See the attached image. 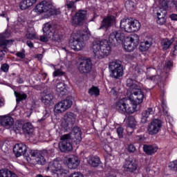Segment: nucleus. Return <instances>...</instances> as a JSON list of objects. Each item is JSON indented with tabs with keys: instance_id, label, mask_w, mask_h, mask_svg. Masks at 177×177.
I'll list each match as a JSON object with an SVG mask.
<instances>
[{
	"instance_id": "nucleus-1",
	"label": "nucleus",
	"mask_w": 177,
	"mask_h": 177,
	"mask_svg": "<svg viewBox=\"0 0 177 177\" xmlns=\"http://www.w3.org/2000/svg\"><path fill=\"white\" fill-rule=\"evenodd\" d=\"M109 40L95 41L93 42L92 50L97 59H103L111 53V44L118 42L122 44L125 52H133L139 45V35L137 34L125 37V34L121 30L113 31L109 36Z\"/></svg>"
},
{
	"instance_id": "nucleus-2",
	"label": "nucleus",
	"mask_w": 177,
	"mask_h": 177,
	"mask_svg": "<svg viewBox=\"0 0 177 177\" xmlns=\"http://www.w3.org/2000/svg\"><path fill=\"white\" fill-rule=\"evenodd\" d=\"M127 86L129 88L127 91L128 97L119 100L115 103V109L122 114H133L138 104L143 103L145 94L142 91V84L132 79L127 80Z\"/></svg>"
},
{
	"instance_id": "nucleus-3",
	"label": "nucleus",
	"mask_w": 177,
	"mask_h": 177,
	"mask_svg": "<svg viewBox=\"0 0 177 177\" xmlns=\"http://www.w3.org/2000/svg\"><path fill=\"white\" fill-rule=\"evenodd\" d=\"M13 151L16 157H21V156H24L27 162L32 165H37V164L38 165H45L46 164V159L42 154L35 150L27 151V146L24 143L15 145ZM26 151H27V153H26Z\"/></svg>"
},
{
	"instance_id": "nucleus-4",
	"label": "nucleus",
	"mask_w": 177,
	"mask_h": 177,
	"mask_svg": "<svg viewBox=\"0 0 177 177\" xmlns=\"http://www.w3.org/2000/svg\"><path fill=\"white\" fill-rule=\"evenodd\" d=\"M82 133L81 129L75 127L73 129V134L69 133L61 136V141L59 143V150L64 153H66V151H71V150H73V145H71L70 140H71L73 135H74L75 139H76L77 143H78L82 140V137H81Z\"/></svg>"
},
{
	"instance_id": "nucleus-5",
	"label": "nucleus",
	"mask_w": 177,
	"mask_h": 177,
	"mask_svg": "<svg viewBox=\"0 0 177 177\" xmlns=\"http://www.w3.org/2000/svg\"><path fill=\"white\" fill-rule=\"evenodd\" d=\"M37 15H44V19L53 16L55 9L50 2L43 1L39 3L33 10Z\"/></svg>"
},
{
	"instance_id": "nucleus-6",
	"label": "nucleus",
	"mask_w": 177,
	"mask_h": 177,
	"mask_svg": "<svg viewBox=\"0 0 177 177\" xmlns=\"http://www.w3.org/2000/svg\"><path fill=\"white\" fill-rule=\"evenodd\" d=\"M140 22L138 20L124 18L120 20V27L125 32H136L140 30Z\"/></svg>"
},
{
	"instance_id": "nucleus-7",
	"label": "nucleus",
	"mask_w": 177,
	"mask_h": 177,
	"mask_svg": "<svg viewBox=\"0 0 177 177\" xmlns=\"http://www.w3.org/2000/svg\"><path fill=\"white\" fill-rule=\"evenodd\" d=\"M62 164H63L62 160H54L48 163L47 169L53 174H56L57 177H66L68 174V170L63 168Z\"/></svg>"
},
{
	"instance_id": "nucleus-8",
	"label": "nucleus",
	"mask_w": 177,
	"mask_h": 177,
	"mask_svg": "<svg viewBox=\"0 0 177 177\" xmlns=\"http://www.w3.org/2000/svg\"><path fill=\"white\" fill-rule=\"evenodd\" d=\"M43 32L44 35L40 37L41 42H48L49 39H56V29L50 24H44Z\"/></svg>"
},
{
	"instance_id": "nucleus-9",
	"label": "nucleus",
	"mask_w": 177,
	"mask_h": 177,
	"mask_svg": "<svg viewBox=\"0 0 177 177\" xmlns=\"http://www.w3.org/2000/svg\"><path fill=\"white\" fill-rule=\"evenodd\" d=\"M109 67L112 78L118 80V78L124 75V68H122V65H121L120 61L115 60L110 62Z\"/></svg>"
},
{
	"instance_id": "nucleus-10",
	"label": "nucleus",
	"mask_w": 177,
	"mask_h": 177,
	"mask_svg": "<svg viewBox=\"0 0 177 177\" xmlns=\"http://www.w3.org/2000/svg\"><path fill=\"white\" fill-rule=\"evenodd\" d=\"M160 6L153 9V15L157 17L167 16V13L169 10L168 0H158Z\"/></svg>"
},
{
	"instance_id": "nucleus-11",
	"label": "nucleus",
	"mask_w": 177,
	"mask_h": 177,
	"mask_svg": "<svg viewBox=\"0 0 177 177\" xmlns=\"http://www.w3.org/2000/svg\"><path fill=\"white\" fill-rule=\"evenodd\" d=\"M77 69L81 74H88L92 71V62L89 59L81 58L77 63Z\"/></svg>"
},
{
	"instance_id": "nucleus-12",
	"label": "nucleus",
	"mask_w": 177,
	"mask_h": 177,
	"mask_svg": "<svg viewBox=\"0 0 177 177\" xmlns=\"http://www.w3.org/2000/svg\"><path fill=\"white\" fill-rule=\"evenodd\" d=\"M73 106V101L71 100H64L57 102L54 106V113L55 114H62L68 110Z\"/></svg>"
},
{
	"instance_id": "nucleus-13",
	"label": "nucleus",
	"mask_w": 177,
	"mask_h": 177,
	"mask_svg": "<svg viewBox=\"0 0 177 177\" xmlns=\"http://www.w3.org/2000/svg\"><path fill=\"white\" fill-rule=\"evenodd\" d=\"M162 127V122L158 119L152 120L147 127V132L149 135H157Z\"/></svg>"
},
{
	"instance_id": "nucleus-14",
	"label": "nucleus",
	"mask_w": 177,
	"mask_h": 177,
	"mask_svg": "<svg viewBox=\"0 0 177 177\" xmlns=\"http://www.w3.org/2000/svg\"><path fill=\"white\" fill-rule=\"evenodd\" d=\"M69 46L70 48L75 52H80V50H82L84 48H85V42L82 39L76 36V37H74L73 40H71Z\"/></svg>"
},
{
	"instance_id": "nucleus-15",
	"label": "nucleus",
	"mask_w": 177,
	"mask_h": 177,
	"mask_svg": "<svg viewBox=\"0 0 177 177\" xmlns=\"http://www.w3.org/2000/svg\"><path fill=\"white\" fill-rule=\"evenodd\" d=\"M77 116L75 114L71 112H67L64 116V122H62V127L67 128V127H71L74 125Z\"/></svg>"
},
{
	"instance_id": "nucleus-16",
	"label": "nucleus",
	"mask_w": 177,
	"mask_h": 177,
	"mask_svg": "<svg viewBox=\"0 0 177 177\" xmlns=\"http://www.w3.org/2000/svg\"><path fill=\"white\" fill-rule=\"evenodd\" d=\"M123 168L127 172L133 173L138 169V164L132 158H127L123 165Z\"/></svg>"
},
{
	"instance_id": "nucleus-17",
	"label": "nucleus",
	"mask_w": 177,
	"mask_h": 177,
	"mask_svg": "<svg viewBox=\"0 0 177 177\" xmlns=\"http://www.w3.org/2000/svg\"><path fill=\"white\" fill-rule=\"evenodd\" d=\"M32 124L30 122L25 123L24 125L23 124L20 122H17L15 124V132H17V131H23L25 133H28V135H30V133H32Z\"/></svg>"
},
{
	"instance_id": "nucleus-18",
	"label": "nucleus",
	"mask_w": 177,
	"mask_h": 177,
	"mask_svg": "<svg viewBox=\"0 0 177 177\" xmlns=\"http://www.w3.org/2000/svg\"><path fill=\"white\" fill-rule=\"evenodd\" d=\"M86 19V11L80 10L72 19V24L74 26H80Z\"/></svg>"
},
{
	"instance_id": "nucleus-19",
	"label": "nucleus",
	"mask_w": 177,
	"mask_h": 177,
	"mask_svg": "<svg viewBox=\"0 0 177 177\" xmlns=\"http://www.w3.org/2000/svg\"><path fill=\"white\" fill-rule=\"evenodd\" d=\"M66 164L67 165L69 169H77L80 165V161L77 156H71L66 158Z\"/></svg>"
},
{
	"instance_id": "nucleus-20",
	"label": "nucleus",
	"mask_w": 177,
	"mask_h": 177,
	"mask_svg": "<svg viewBox=\"0 0 177 177\" xmlns=\"http://www.w3.org/2000/svg\"><path fill=\"white\" fill-rule=\"evenodd\" d=\"M41 99L42 103L46 105L52 104L53 100V94L48 90H44V92L41 93Z\"/></svg>"
},
{
	"instance_id": "nucleus-21",
	"label": "nucleus",
	"mask_w": 177,
	"mask_h": 177,
	"mask_svg": "<svg viewBox=\"0 0 177 177\" xmlns=\"http://www.w3.org/2000/svg\"><path fill=\"white\" fill-rule=\"evenodd\" d=\"M14 123L15 120L10 115H5L0 116V124L2 125V127H6L7 128H9L12 127Z\"/></svg>"
},
{
	"instance_id": "nucleus-22",
	"label": "nucleus",
	"mask_w": 177,
	"mask_h": 177,
	"mask_svg": "<svg viewBox=\"0 0 177 177\" xmlns=\"http://www.w3.org/2000/svg\"><path fill=\"white\" fill-rule=\"evenodd\" d=\"M10 32L6 30L5 33L0 35V46L1 48H6L9 44V40H6V38H10Z\"/></svg>"
},
{
	"instance_id": "nucleus-23",
	"label": "nucleus",
	"mask_w": 177,
	"mask_h": 177,
	"mask_svg": "<svg viewBox=\"0 0 177 177\" xmlns=\"http://www.w3.org/2000/svg\"><path fill=\"white\" fill-rule=\"evenodd\" d=\"M173 42H176V44H177L176 37H173L170 40L167 38L163 39L160 41V45L163 50H167V49H169V47L172 45Z\"/></svg>"
},
{
	"instance_id": "nucleus-24",
	"label": "nucleus",
	"mask_w": 177,
	"mask_h": 177,
	"mask_svg": "<svg viewBox=\"0 0 177 177\" xmlns=\"http://www.w3.org/2000/svg\"><path fill=\"white\" fill-rule=\"evenodd\" d=\"M115 24V17L111 15L104 18L102 21L103 27H111Z\"/></svg>"
},
{
	"instance_id": "nucleus-25",
	"label": "nucleus",
	"mask_w": 177,
	"mask_h": 177,
	"mask_svg": "<svg viewBox=\"0 0 177 177\" xmlns=\"http://www.w3.org/2000/svg\"><path fill=\"white\" fill-rule=\"evenodd\" d=\"M37 1L38 0H22L19 5L20 9H21V10H26V9H28V8L37 3Z\"/></svg>"
},
{
	"instance_id": "nucleus-26",
	"label": "nucleus",
	"mask_w": 177,
	"mask_h": 177,
	"mask_svg": "<svg viewBox=\"0 0 177 177\" xmlns=\"http://www.w3.org/2000/svg\"><path fill=\"white\" fill-rule=\"evenodd\" d=\"M76 35V36H77L80 39H82V41H88V39L91 38V32L88 28H86L82 32L78 31Z\"/></svg>"
},
{
	"instance_id": "nucleus-27",
	"label": "nucleus",
	"mask_w": 177,
	"mask_h": 177,
	"mask_svg": "<svg viewBox=\"0 0 177 177\" xmlns=\"http://www.w3.org/2000/svg\"><path fill=\"white\" fill-rule=\"evenodd\" d=\"M154 114V111L152 108H148L145 111H144L142 113L141 122L142 124H146L147 122V118Z\"/></svg>"
},
{
	"instance_id": "nucleus-28",
	"label": "nucleus",
	"mask_w": 177,
	"mask_h": 177,
	"mask_svg": "<svg viewBox=\"0 0 177 177\" xmlns=\"http://www.w3.org/2000/svg\"><path fill=\"white\" fill-rule=\"evenodd\" d=\"M143 150L146 154H148V156H151V154L156 153V151L158 150V148H157L156 146L144 145Z\"/></svg>"
},
{
	"instance_id": "nucleus-29",
	"label": "nucleus",
	"mask_w": 177,
	"mask_h": 177,
	"mask_svg": "<svg viewBox=\"0 0 177 177\" xmlns=\"http://www.w3.org/2000/svg\"><path fill=\"white\" fill-rule=\"evenodd\" d=\"M0 177H19L12 171L8 169H2L0 170Z\"/></svg>"
},
{
	"instance_id": "nucleus-30",
	"label": "nucleus",
	"mask_w": 177,
	"mask_h": 177,
	"mask_svg": "<svg viewBox=\"0 0 177 177\" xmlns=\"http://www.w3.org/2000/svg\"><path fill=\"white\" fill-rule=\"evenodd\" d=\"M26 37L28 39H35L37 38V32L33 27H30L28 28Z\"/></svg>"
},
{
	"instance_id": "nucleus-31",
	"label": "nucleus",
	"mask_w": 177,
	"mask_h": 177,
	"mask_svg": "<svg viewBox=\"0 0 177 177\" xmlns=\"http://www.w3.org/2000/svg\"><path fill=\"white\" fill-rule=\"evenodd\" d=\"M151 41H145L140 43V45L139 46V50L141 52H146V50H149L150 49V46H151Z\"/></svg>"
},
{
	"instance_id": "nucleus-32",
	"label": "nucleus",
	"mask_w": 177,
	"mask_h": 177,
	"mask_svg": "<svg viewBox=\"0 0 177 177\" xmlns=\"http://www.w3.org/2000/svg\"><path fill=\"white\" fill-rule=\"evenodd\" d=\"M101 162H100V158H99L97 156L92 157L91 158H89V160H88V163L91 167H99Z\"/></svg>"
},
{
	"instance_id": "nucleus-33",
	"label": "nucleus",
	"mask_w": 177,
	"mask_h": 177,
	"mask_svg": "<svg viewBox=\"0 0 177 177\" xmlns=\"http://www.w3.org/2000/svg\"><path fill=\"white\" fill-rule=\"evenodd\" d=\"M57 92L58 93H61L62 95H65V93L67 92V89L66 88V85L63 82H59L57 84Z\"/></svg>"
},
{
	"instance_id": "nucleus-34",
	"label": "nucleus",
	"mask_w": 177,
	"mask_h": 177,
	"mask_svg": "<svg viewBox=\"0 0 177 177\" xmlns=\"http://www.w3.org/2000/svg\"><path fill=\"white\" fill-rule=\"evenodd\" d=\"M126 122L127 124L128 128H131V129H133V128L136 127V120L133 116L129 117L126 120Z\"/></svg>"
},
{
	"instance_id": "nucleus-35",
	"label": "nucleus",
	"mask_w": 177,
	"mask_h": 177,
	"mask_svg": "<svg viewBox=\"0 0 177 177\" xmlns=\"http://www.w3.org/2000/svg\"><path fill=\"white\" fill-rule=\"evenodd\" d=\"M88 94L90 96H95V97H97V96L100 95V90H99V88L96 86H92L88 89Z\"/></svg>"
},
{
	"instance_id": "nucleus-36",
	"label": "nucleus",
	"mask_w": 177,
	"mask_h": 177,
	"mask_svg": "<svg viewBox=\"0 0 177 177\" xmlns=\"http://www.w3.org/2000/svg\"><path fill=\"white\" fill-rule=\"evenodd\" d=\"M167 3L169 5V10L174 12L176 10L177 12V1L176 0H167Z\"/></svg>"
},
{
	"instance_id": "nucleus-37",
	"label": "nucleus",
	"mask_w": 177,
	"mask_h": 177,
	"mask_svg": "<svg viewBox=\"0 0 177 177\" xmlns=\"http://www.w3.org/2000/svg\"><path fill=\"white\" fill-rule=\"evenodd\" d=\"M15 97L17 98V102L19 103L21 100L27 99V95L23 92L17 93L15 91Z\"/></svg>"
},
{
	"instance_id": "nucleus-38",
	"label": "nucleus",
	"mask_w": 177,
	"mask_h": 177,
	"mask_svg": "<svg viewBox=\"0 0 177 177\" xmlns=\"http://www.w3.org/2000/svg\"><path fill=\"white\" fill-rule=\"evenodd\" d=\"M124 6L127 10L131 12L135 9V3L131 0H128L125 2Z\"/></svg>"
},
{
	"instance_id": "nucleus-39",
	"label": "nucleus",
	"mask_w": 177,
	"mask_h": 177,
	"mask_svg": "<svg viewBox=\"0 0 177 177\" xmlns=\"http://www.w3.org/2000/svg\"><path fill=\"white\" fill-rule=\"evenodd\" d=\"M54 68L55 71L53 72V77H62L64 75V72L62 71V69H56L55 66L52 65Z\"/></svg>"
},
{
	"instance_id": "nucleus-40",
	"label": "nucleus",
	"mask_w": 177,
	"mask_h": 177,
	"mask_svg": "<svg viewBox=\"0 0 177 177\" xmlns=\"http://www.w3.org/2000/svg\"><path fill=\"white\" fill-rule=\"evenodd\" d=\"M156 22L159 26H164L167 23V17L165 16L157 17Z\"/></svg>"
},
{
	"instance_id": "nucleus-41",
	"label": "nucleus",
	"mask_w": 177,
	"mask_h": 177,
	"mask_svg": "<svg viewBox=\"0 0 177 177\" xmlns=\"http://www.w3.org/2000/svg\"><path fill=\"white\" fill-rule=\"evenodd\" d=\"M66 6L68 10H75V3L73 1H66Z\"/></svg>"
},
{
	"instance_id": "nucleus-42",
	"label": "nucleus",
	"mask_w": 177,
	"mask_h": 177,
	"mask_svg": "<svg viewBox=\"0 0 177 177\" xmlns=\"http://www.w3.org/2000/svg\"><path fill=\"white\" fill-rule=\"evenodd\" d=\"M171 67H172V62L171 61H167L165 63V66L164 68V72L167 74L169 70H171Z\"/></svg>"
},
{
	"instance_id": "nucleus-43",
	"label": "nucleus",
	"mask_w": 177,
	"mask_h": 177,
	"mask_svg": "<svg viewBox=\"0 0 177 177\" xmlns=\"http://www.w3.org/2000/svg\"><path fill=\"white\" fill-rule=\"evenodd\" d=\"M169 168L173 171H177V160L169 163Z\"/></svg>"
},
{
	"instance_id": "nucleus-44",
	"label": "nucleus",
	"mask_w": 177,
	"mask_h": 177,
	"mask_svg": "<svg viewBox=\"0 0 177 177\" xmlns=\"http://www.w3.org/2000/svg\"><path fill=\"white\" fill-rule=\"evenodd\" d=\"M162 110L165 115H167V117H169L168 109H167V102H165V101H162Z\"/></svg>"
},
{
	"instance_id": "nucleus-45",
	"label": "nucleus",
	"mask_w": 177,
	"mask_h": 177,
	"mask_svg": "<svg viewBox=\"0 0 177 177\" xmlns=\"http://www.w3.org/2000/svg\"><path fill=\"white\" fill-rule=\"evenodd\" d=\"M39 138L40 139L43 138L42 142H49L50 140V138L48 139L49 138V133H46L44 136L41 134Z\"/></svg>"
},
{
	"instance_id": "nucleus-46",
	"label": "nucleus",
	"mask_w": 177,
	"mask_h": 177,
	"mask_svg": "<svg viewBox=\"0 0 177 177\" xmlns=\"http://www.w3.org/2000/svg\"><path fill=\"white\" fill-rule=\"evenodd\" d=\"M49 115H50L49 111H48L47 110L44 111L43 118L41 120H38V122H41V121L46 120V118H48Z\"/></svg>"
},
{
	"instance_id": "nucleus-47",
	"label": "nucleus",
	"mask_w": 177,
	"mask_h": 177,
	"mask_svg": "<svg viewBox=\"0 0 177 177\" xmlns=\"http://www.w3.org/2000/svg\"><path fill=\"white\" fill-rule=\"evenodd\" d=\"M68 177H84V174L81 172H74L70 174Z\"/></svg>"
},
{
	"instance_id": "nucleus-48",
	"label": "nucleus",
	"mask_w": 177,
	"mask_h": 177,
	"mask_svg": "<svg viewBox=\"0 0 177 177\" xmlns=\"http://www.w3.org/2000/svg\"><path fill=\"white\" fill-rule=\"evenodd\" d=\"M117 133L119 138H122L124 133V129L122 127H119L117 129Z\"/></svg>"
},
{
	"instance_id": "nucleus-49",
	"label": "nucleus",
	"mask_w": 177,
	"mask_h": 177,
	"mask_svg": "<svg viewBox=\"0 0 177 177\" xmlns=\"http://www.w3.org/2000/svg\"><path fill=\"white\" fill-rule=\"evenodd\" d=\"M1 69L2 70V71H4V73H8V71H9V65L4 64L1 66Z\"/></svg>"
},
{
	"instance_id": "nucleus-50",
	"label": "nucleus",
	"mask_w": 177,
	"mask_h": 177,
	"mask_svg": "<svg viewBox=\"0 0 177 177\" xmlns=\"http://www.w3.org/2000/svg\"><path fill=\"white\" fill-rule=\"evenodd\" d=\"M128 151H129V153H135V151H136V148L135 147V146H133V145H129L128 147Z\"/></svg>"
},
{
	"instance_id": "nucleus-51",
	"label": "nucleus",
	"mask_w": 177,
	"mask_h": 177,
	"mask_svg": "<svg viewBox=\"0 0 177 177\" xmlns=\"http://www.w3.org/2000/svg\"><path fill=\"white\" fill-rule=\"evenodd\" d=\"M149 80H151V81H157V80H158V78H160V75H151V76H149Z\"/></svg>"
},
{
	"instance_id": "nucleus-52",
	"label": "nucleus",
	"mask_w": 177,
	"mask_h": 177,
	"mask_svg": "<svg viewBox=\"0 0 177 177\" xmlns=\"http://www.w3.org/2000/svg\"><path fill=\"white\" fill-rule=\"evenodd\" d=\"M16 56L17 57H20V59H24V57H26V54H24L23 52H19L17 53Z\"/></svg>"
},
{
	"instance_id": "nucleus-53",
	"label": "nucleus",
	"mask_w": 177,
	"mask_h": 177,
	"mask_svg": "<svg viewBox=\"0 0 177 177\" xmlns=\"http://www.w3.org/2000/svg\"><path fill=\"white\" fill-rule=\"evenodd\" d=\"M171 20H173L174 21H177V15L176 14H171L169 16Z\"/></svg>"
},
{
	"instance_id": "nucleus-54",
	"label": "nucleus",
	"mask_w": 177,
	"mask_h": 177,
	"mask_svg": "<svg viewBox=\"0 0 177 177\" xmlns=\"http://www.w3.org/2000/svg\"><path fill=\"white\" fill-rule=\"evenodd\" d=\"M104 150H105V151H106V153H111V147L110 146H109V145H105Z\"/></svg>"
},
{
	"instance_id": "nucleus-55",
	"label": "nucleus",
	"mask_w": 177,
	"mask_h": 177,
	"mask_svg": "<svg viewBox=\"0 0 177 177\" xmlns=\"http://www.w3.org/2000/svg\"><path fill=\"white\" fill-rule=\"evenodd\" d=\"M176 50H177V45H175L174 49L171 53V56H176Z\"/></svg>"
},
{
	"instance_id": "nucleus-56",
	"label": "nucleus",
	"mask_w": 177,
	"mask_h": 177,
	"mask_svg": "<svg viewBox=\"0 0 177 177\" xmlns=\"http://www.w3.org/2000/svg\"><path fill=\"white\" fill-rule=\"evenodd\" d=\"M5 105V100L3 97H0V107Z\"/></svg>"
},
{
	"instance_id": "nucleus-57",
	"label": "nucleus",
	"mask_w": 177,
	"mask_h": 177,
	"mask_svg": "<svg viewBox=\"0 0 177 177\" xmlns=\"http://www.w3.org/2000/svg\"><path fill=\"white\" fill-rule=\"evenodd\" d=\"M26 44L29 48H34V44L32 42H31V41H28Z\"/></svg>"
},
{
	"instance_id": "nucleus-58",
	"label": "nucleus",
	"mask_w": 177,
	"mask_h": 177,
	"mask_svg": "<svg viewBox=\"0 0 177 177\" xmlns=\"http://www.w3.org/2000/svg\"><path fill=\"white\" fill-rule=\"evenodd\" d=\"M111 93H112V95H114V96H116L117 95V91H115V88H112L111 90Z\"/></svg>"
},
{
	"instance_id": "nucleus-59",
	"label": "nucleus",
	"mask_w": 177,
	"mask_h": 177,
	"mask_svg": "<svg viewBox=\"0 0 177 177\" xmlns=\"http://www.w3.org/2000/svg\"><path fill=\"white\" fill-rule=\"evenodd\" d=\"M147 71H150L151 73H156V69L153 68H147Z\"/></svg>"
},
{
	"instance_id": "nucleus-60",
	"label": "nucleus",
	"mask_w": 177,
	"mask_h": 177,
	"mask_svg": "<svg viewBox=\"0 0 177 177\" xmlns=\"http://www.w3.org/2000/svg\"><path fill=\"white\" fill-rule=\"evenodd\" d=\"M107 174H109V171L105 172V177H114V176H113V174L107 175Z\"/></svg>"
},
{
	"instance_id": "nucleus-61",
	"label": "nucleus",
	"mask_w": 177,
	"mask_h": 177,
	"mask_svg": "<svg viewBox=\"0 0 177 177\" xmlns=\"http://www.w3.org/2000/svg\"><path fill=\"white\" fill-rule=\"evenodd\" d=\"M5 50L0 51V61L2 60V54L5 53Z\"/></svg>"
},
{
	"instance_id": "nucleus-62",
	"label": "nucleus",
	"mask_w": 177,
	"mask_h": 177,
	"mask_svg": "<svg viewBox=\"0 0 177 177\" xmlns=\"http://www.w3.org/2000/svg\"><path fill=\"white\" fill-rule=\"evenodd\" d=\"M37 57L38 58V59H42V57H43V55H42V54H39V55H37Z\"/></svg>"
},
{
	"instance_id": "nucleus-63",
	"label": "nucleus",
	"mask_w": 177,
	"mask_h": 177,
	"mask_svg": "<svg viewBox=\"0 0 177 177\" xmlns=\"http://www.w3.org/2000/svg\"><path fill=\"white\" fill-rule=\"evenodd\" d=\"M156 73L157 74H159L160 73H161V71L159 68H158V71H156Z\"/></svg>"
},
{
	"instance_id": "nucleus-64",
	"label": "nucleus",
	"mask_w": 177,
	"mask_h": 177,
	"mask_svg": "<svg viewBox=\"0 0 177 177\" xmlns=\"http://www.w3.org/2000/svg\"><path fill=\"white\" fill-rule=\"evenodd\" d=\"M153 174H154L153 171H149V174L153 175Z\"/></svg>"
}]
</instances>
